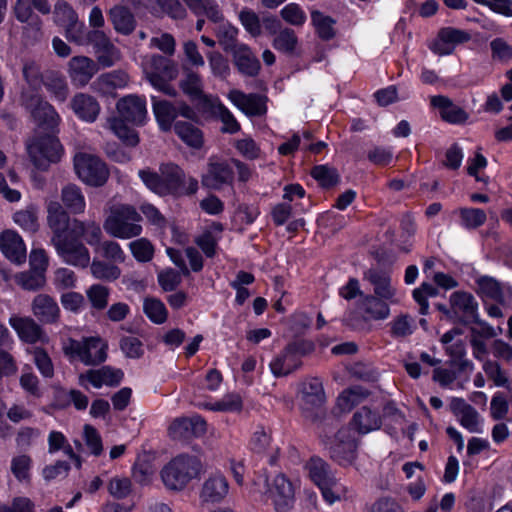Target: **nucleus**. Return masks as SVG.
<instances>
[{
  "instance_id": "nucleus-64",
  "label": "nucleus",
  "mask_w": 512,
  "mask_h": 512,
  "mask_svg": "<svg viewBox=\"0 0 512 512\" xmlns=\"http://www.w3.org/2000/svg\"><path fill=\"white\" fill-rule=\"evenodd\" d=\"M239 20L244 29L252 36L258 37L262 33L261 20L256 12L249 8H243L239 12Z\"/></svg>"
},
{
  "instance_id": "nucleus-15",
  "label": "nucleus",
  "mask_w": 512,
  "mask_h": 512,
  "mask_svg": "<svg viewBox=\"0 0 512 512\" xmlns=\"http://www.w3.org/2000/svg\"><path fill=\"white\" fill-rule=\"evenodd\" d=\"M31 313L42 324L55 325L61 318L60 307L54 297L39 293L31 301Z\"/></svg>"
},
{
  "instance_id": "nucleus-4",
  "label": "nucleus",
  "mask_w": 512,
  "mask_h": 512,
  "mask_svg": "<svg viewBox=\"0 0 512 512\" xmlns=\"http://www.w3.org/2000/svg\"><path fill=\"white\" fill-rule=\"evenodd\" d=\"M310 479L320 488L330 504L347 497L348 490L333 475L329 465L319 457H312L305 465Z\"/></svg>"
},
{
  "instance_id": "nucleus-10",
  "label": "nucleus",
  "mask_w": 512,
  "mask_h": 512,
  "mask_svg": "<svg viewBox=\"0 0 512 512\" xmlns=\"http://www.w3.org/2000/svg\"><path fill=\"white\" fill-rule=\"evenodd\" d=\"M51 243L62 260L72 266L86 268L90 264V253L87 247L70 234L59 238L51 237Z\"/></svg>"
},
{
  "instance_id": "nucleus-54",
  "label": "nucleus",
  "mask_w": 512,
  "mask_h": 512,
  "mask_svg": "<svg viewBox=\"0 0 512 512\" xmlns=\"http://www.w3.org/2000/svg\"><path fill=\"white\" fill-rule=\"evenodd\" d=\"M180 87L192 100H201L204 97L201 77L193 71L186 73L180 81Z\"/></svg>"
},
{
  "instance_id": "nucleus-23",
  "label": "nucleus",
  "mask_w": 512,
  "mask_h": 512,
  "mask_svg": "<svg viewBox=\"0 0 512 512\" xmlns=\"http://www.w3.org/2000/svg\"><path fill=\"white\" fill-rule=\"evenodd\" d=\"M130 77L124 70L117 69L98 76L92 83V89L103 96L112 95L115 90L128 86Z\"/></svg>"
},
{
  "instance_id": "nucleus-55",
  "label": "nucleus",
  "mask_w": 512,
  "mask_h": 512,
  "mask_svg": "<svg viewBox=\"0 0 512 512\" xmlns=\"http://www.w3.org/2000/svg\"><path fill=\"white\" fill-rule=\"evenodd\" d=\"M44 86L58 102H65L69 95V87L64 77L51 75L47 77Z\"/></svg>"
},
{
  "instance_id": "nucleus-41",
  "label": "nucleus",
  "mask_w": 512,
  "mask_h": 512,
  "mask_svg": "<svg viewBox=\"0 0 512 512\" xmlns=\"http://www.w3.org/2000/svg\"><path fill=\"white\" fill-rule=\"evenodd\" d=\"M153 112L163 131H169L171 129L172 123L178 115L177 107L166 100H154Z\"/></svg>"
},
{
  "instance_id": "nucleus-35",
  "label": "nucleus",
  "mask_w": 512,
  "mask_h": 512,
  "mask_svg": "<svg viewBox=\"0 0 512 512\" xmlns=\"http://www.w3.org/2000/svg\"><path fill=\"white\" fill-rule=\"evenodd\" d=\"M360 309L367 320H384L390 315V308L386 300L373 295H365L360 301Z\"/></svg>"
},
{
  "instance_id": "nucleus-31",
  "label": "nucleus",
  "mask_w": 512,
  "mask_h": 512,
  "mask_svg": "<svg viewBox=\"0 0 512 512\" xmlns=\"http://www.w3.org/2000/svg\"><path fill=\"white\" fill-rule=\"evenodd\" d=\"M452 410L465 429L471 433L481 432L480 416L474 407L467 404L463 399H454Z\"/></svg>"
},
{
  "instance_id": "nucleus-37",
  "label": "nucleus",
  "mask_w": 512,
  "mask_h": 512,
  "mask_svg": "<svg viewBox=\"0 0 512 512\" xmlns=\"http://www.w3.org/2000/svg\"><path fill=\"white\" fill-rule=\"evenodd\" d=\"M352 424L360 434H367L378 430L381 427L382 420L377 411L362 407L355 412Z\"/></svg>"
},
{
  "instance_id": "nucleus-48",
  "label": "nucleus",
  "mask_w": 512,
  "mask_h": 512,
  "mask_svg": "<svg viewBox=\"0 0 512 512\" xmlns=\"http://www.w3.org/2000/svg\"><path fill=\"white\" fill-rule=\"evenodd\" d=\"M13 220L25 231L35 233L39 229L38 209L34 205L14 213Z\"/></svg>"
},
{
  "instance_id": "nucleus-44",
  "label": "nucleus",
  "mask_w": 512,
  "mask_h": 512,
  "mask_svg": "<svg viewBox=\"0 0 512 512\" xmlns=\"http://www.w3.org/2000/svg\"><path fill=\"white\" fill-rule=\"evenodd\" d=\"M238 33V29L230 23L220 24L215 31L219 45L227 53L232 52L242 44L237 42Z\"/></svg>"
},
{
  "instance_id": "nucleus-20",
  "label": "nucleus",
  "mask_w": 512,
  "mask_h": 512,
  "mask_svg": "<svg viewBox=\"0 0 512 512\" xmlns=\"http://www.w3.org/2000/svg\"><path fill=\"white\" fill-rule=\"evenodd\" d=\"M98 72V64L87 56H74L68 62V75L77 87L86 86Z\"/></svg>"
},
{
  "instance_id": "nucleus-58",
  "label": "nucleus",
  "mask_w": 512,
  "mask_h": 512,
  "mask_svg": "<svg viewBox=\"0 0 512 512\" xmlns=\"http://www.w3.org/2000/svg\"><path fill=\"white\" fill-rule=\"evenodd\" d=\"M52 283L58 291L73 289L77 285V276L73 270L60 267L54 271Z\"/></svg>"
},
{
  "instance_id": "nucleus-29",
  "label": "nucleus",
  "mask_w": 512,
  "mask_h": 512,
  "mask_svg": "<svg viewBox=\"0 0 512 512\" xmlns=\"http://www.w3.org/2000/svg\"><path fill=\"white\" fill-rule=\"evenodd\" d=\"M477 292L486 298L497 301L502 305H507L510 302L512 293L509 289L505 290L504 287L494 278L489 276H481L476 280Z\"/></svg>"
},
{
  "instance_id": "nucleus-21",
  "label": "nucleus",
  "mask_w": 512,
  "mask_h": 512,
  "mask_svg": "<svg viewBox=\"0 0 512 512\" xmlns=\"http://www.w3.org/2000/svg\"><path fill=\"white\" fill-rule=\"evenodd\" d=\"M228 99L247 116H262L267 112L266 99L259 94H245L238 89H232L228 93Z\"/></svg>"
},
{
  "instance_id": "nucleus-26",
  "label": "nucleus",
  "mask_w": 512,
  "mask_h": 512,
  "mask_svg": "<svg viewBox=\"0 0 512 512\" xmlns=\"http://www.w3.org/2000/svg\"><path fill=\"white\" fill-rule=\"evenodd\" d=\"M234 66L238 72L247 77H255L259 74L261 64L257 56L246 44L239 45L230 52Z\"/></svg>"
},
{
  "instance_id": "nucleus-6",
  "label": "nucleus",
  "mask_w": 512,
  "mask_h": 512,
  "mask_svg": "<svg viewBox=\"0 0 512 512\" xmlns=\"http://www.w3.org/2000/svg\"><path fill=\"white\" fill-rule=\"evenodd\" d=\"M74 169L82 182L93 187L104 185L109 178L106 164L93 154L77 153L74 156Z\"/></svg>"
},
{
  "instance_id": "nucleus-56",
  "label": "nucleus",
  "mask_w": 512,
  "mask_h": 512,
  "mask_svg": "<svg viewBox=\"0 0 512 512\" xmlns=\"http://www.w3.org/2000/svg\"><path fill=\"white\" fill-rule=\"evenodd\" d=\"M54 20L65 28L75 24L78 21V15L70 4L64 0H58L54 7Z\"/></svg>"
},
{
  "instance_id": "nucleus-53",
  "label": "nucleus",
  "mask_w": 512,
  "mask_h": 512,
  "mask_svg": "<svg viewBox=\"0 0 512 512\" xmlns=\"http://www.w3.org/2000/svg\"><path fill=\"white\" fill-rule=\"evenodd\" d=\"M108 123L113 133L126 145L135 146L138 144L139 139L137 133L125 124V120L122 117L111 118Z\"/></svg>"
},
{
  "instance_id": "nucleus-59",
  "label": "nucleus",
  "mask_w": 512,
  "mask_h": 512,
  "mask_svg": "<svg viewBox=\"0 0 512 512\" xmlns=\"http://www.w3.org/2000/svg\"><path fill=\"white\" fill-rule=\"evenodd\" d=\"M413 318L407 314L397 316L390 323L391 335L394 338H405L410 336L415 330Z\"/></svg>"
},
{
  "instance_id": "nucleus-3",
  "label": "nucleus",
  "mask_w": 512,
  "mask_h": 512,
  "mask_svg": "<svg viewBox=\"0 0 512 512\" xmlns=\"http://www.w3.org/2000/svg\"><path fill=\"white\" fill-rule=\"evenodd\" d=\"M202 468L198 457L183 454L173 458L163 467L161 478L168 489L181 490L200 475Z\"/></svg>"
},
{
  "instance_id": "nucleus-9",
  "label": "nucleus",
  "mask_w": 512,
  "mask_h": 512,
  "mask_svg": "<svg viewBox=\"0 0 512 512\" xmlns=\"http://www.w3.org/2000/svg\"><path fill=\"white\" fill-rule=\"evenodd\" d=\"M162 174L163 184L166 187V195H193L198 190V180L186 176L184 171L176 164L166 163L159 168Z\"/></svg>"
},
{
  "instance_id": "nucleus-28",
  "label": "nucleus",
  "mask_w": 512,
  "mask_h": 512,
  "mask_svg": "<svg viewBox=\"0 0 512 512\" xmlns=\"http://www.w3.org/2000/svg\"><path fill=\"white\" fill-rule=\"evenodd\" d=\"M0 249L12 262L21 263L26 258L25 244L22 238L12 230L0 234Z\"/></svg>"
},
{
  "instance_id": "nucleus-33",
  "label": "nucleus",
  "mask_w": 512,
  "mask_h": 512,
  "mask_svg": "<svg viewBox=\"0 0 512 512\" xmlns=\"http://www.w3.org/2000/svg\"><path fill=\"white\" fill-rule=\"evenodd\" d=\"M450 305L456 314H461L467 321L477 320L478 303L472 294L456 291L450 296Z\"/></svg>"
},
{
  "instance_id": "nucleus-51",
  "label": "nucleus",
  "mask_w": 512,
  "mask_h": 512,
  "mask_svg": "<svg viewBox=\"0 0 512 512\" xmlns=\"http://www.w3.org/2000/svg\"><path fill=\"white\" fill-rule=\"evenodd\" d=\"M212 112L222 122V132L235 134L240 130V124L238 123L234 115L221 102H217L212 105Z\"/></svg>"
},
{
  "instance_id": "nucleus-50",
  "label": "nucleus",
  "mask_w": 512,
  "mask_h": 512,
  "mask_svg": "<svg viewBox=\"0 0 512 512\" xmlns=\"http://www.w3.org/2000/svg\"><path fill=\"white\" fill-rule=\"evenodd\" d=\"M368 396V392L362 387L356 386L344 390L337 399V406L341 411L348 412L355 405Z\"/></svg>"
},
{
  "instance_id": "nucleus-11",
  "label": "nucleus",
  "mask_w": 512,
  "mask_h": 512,
  "mask_svg": "<svg viewBox=\"0 0 512 512\" xmlns=\"http://www.w3.org/2000/svg\"><path fill=\"white\" fill-rule=\"evenodd\" d=\"M358 443L348 427L341 428L329 445L330 457L340 465L352 464L356 459Z\"/></svg>"
},
{
  "instance_id": "nucleus-14",
  "label": "nucleus",
  "mask_w": 512,
  "mask_h": 512,
  "mask_svg": "<svg viewBox=\"0 0 512 512\" xmlns=\"http://www.w3.org/2000/svg\"><path fill=\"white\" fill-rule=\"evenodd\" d=\"M206 430V421L202 417L194 415L174 419L168 428V434L174 440H188L201 437Z\"/></svg>"
},
{
  "instance_id": "nucleus-49",
  "label": "nucleus",
  "mask_w": 512,
  "mask_h": 512,
  "mask_svg": "<svg viewBox=\"0 0 512 512\" xmlns=\"http://www.w3.org/2000/svg\"><path fill=\"white\" fill-rule=\"evenodd\" d=\"M273 47L285 54H293L298 44V38L294 30L282 28L273 39Z\"/></svg>"
},
{
  "instance_id": "nucleus-18",
  "label": "nucleus",
  "mask_w": 512,
  "mask_h": 512,
  "mask_svg": "<svg viewBox=\"0 0 512 512\" xmlns=\"http://www.w3.org/2000/svg\"><path fill=\"white\" fill-rule=\"evenodd\" d=\"M364 280L373 286L374 295L392 304L399 303L397 290L391 284V276L387 271L370 268L363 274Z\"/></svg>"
},
{
  "instance_id": "nucleus-5",
  "label": "nucleus",
  "mask_w": 512,
  "mask_h": 512,
  "mask_svg": "<svg viewBox=\"0 0 512 512\" xmlns=\"http://www.w3.org/2000/svg\"><path fill=\"white\" fill-rule=\"evenodd\" d=\"M26 149L33 165L40 170H47L51 163L60 161L63 147L52 135H35L26 142Z\"/></svg>"
},
{
  "instance_id": "nucleus-45",
  "label": "nucleus",
  "mask_w": 512,
  "mask_h": 512,
  "mask_svg": "<svg viewBox=\"0 0 512 512\" xmlns=\"http://www.w3.org/2000/svg\"><path fill=\"white\" fill-rule=\"evenodd\" d=\"M457 213L461 226L468 230L481 227L487 220L485 211L479 208L462 207L458 209Z\"/></svg>"
},
{
  "instance_id": "nucleus-8",
  "label": "nucleus",
  "mask_w": 512,
  "mask_h": 512,
  "mask_svg": "<svg viewBox=\"0 0 512 512\" xmlns=\"http://www.w3.org/2000/svg\"><path fill=\"white\" fill-rule=\"evenodd\" d=\"M20 101L38 125L54 128L59 124L60 116L55 108L36 92L29 89L23 90Z\"/></svg>"
},
{
  "instance_id": "nucleus-46",
  "label": "nucleus",
  "mask_w": 512,
  "mask_h": 512,
  "mask_svg": "<svg viewBox=\"0 0 512 512\" xmlns=\"http://www.w3.org/2000/svg\"><path fill=\"white\" fill-rule=\"evenodd\" d=\"M15 281L24 290L37 291L45 286L46 278L45 274L41 271L30 269L28 271L18 273L15 276Z\"/></svg>"
},
{
  "instance_id": "nucleus-22",
  "label": "nucleus",
  "mask_w": 512,
  "mask_h": 512,
  "mask_svg": "<svg viewBox=\"0 0 512 512\" xmlns=\"http://www.w3.org/2000/svg\"><path fill=\"white\" fill-rule=\"evenodd\" d=\"M120 116L134 125H142L147 115L146 102L137 95H128L117 102Z\"/></svg>"
},
{
  "instance_id": "nucleus-12",
  "label": "nucleus",
  "mask_w": 512,
  "mask_h": 512,
  "mask_svg": "<svg viewBox=\"0 0 512 512\" xmlns=\"http://www.w3.org/2000/svg\"><path fill=\"white\" fill-rule=\"evenodd\" d=\"M234 180V172L230 164L215 157H211L207 163L206 172L201 177L204 187L220 190L224 185H231Z\"/></svg>"
},
{
  "instance_id": "nucleus-61",
  "label": "nucleus",
  "mask_w": 512,
  "mask_h": 512,
  "mask_svg": "<svg viewBox=\"0 0 512 512\" xmlns=\"http://www.w3.org/2000/svg\"><path fill=\"white\" fill-rule=\"evenodd\" d=\"M133 257L139 262H149L154 256V246L146 238H139L129 243Z\"/></svg>"
},
{
  "instance_id": "nucleus-34",
  "label": "nucleus",
  "mask_w": 512,
  "mask_h": 512,
  "mask_svg": "<svg viewBox=\"0 0 512 512\" xmlns=\"http://www.w3.org/2000/svg\"><path fill=\"white\" fill-rule=\"evenodd\" d=\"M108 15L118 33L129 35L134 31L136 20L129 8L123 5H115L109 10Z\"/></svg>"
},
{
  "instance_id": "nucleus-52",
  "label": "nucleus",
  "mask_w": 512,
  "mask_h": 512,
  "mask_svg": "<svg viewBox=\"0 0 512 512\" xmlns=\"http://www.w3.org/2000/svg\"><path fill=\"white\" fill-rule=\"evenodd\" d=\"M243 401L239 394H226L221 400L204 404V408L216 412H239L242 410Z\"/></svg>"
},
{
  "instance_id": "nucleus-27",
  "label": "nucleus",
  "mask_w": 512,
  "mask_h": 512,
  "mask_svg": "<svg viewBox=\"0 0 512 512\" xmlns=\"http://www.w3.org/2000/svg\"><path fill=\"white\" fill-rule=\"evenodd\" d=\"M70 107L78 118L86 122H94L100 113L98 101L86 93L75 94L70 101Z\"/></svg>"
},
{
  "instance_id": "nucleus-60",
  "label": "nucleus",
  "mask_w": 512,
  "mask_h": 512,
  "mask_svg": "<svg viewBox=\"0 0 512 512\" xmlns=\"http://www.w3.org/2000/svg\"><path fill=\"white\" fill-rule=\"evenodd\" d=\"M30 353L41 375L45 378H52L54 376V365L48 353L40 347L33 348Z\"/></svg>"
},
{
  "instance_id": "nucleus-13",
  "label": "nucleus",
  "mask_w": 512,
  "mask_h": 512,
  "mask_svg": "<svg viewBox=\"0 0 512 512\" xmlns=\"http://www.w3.org/2000/svg\"><path fill=\"white\" fill-rule=\"evenodd\" d=\"M276 512H290L294 505V487L284 475L278 474L268 487Z\"/></svg>"
},
{
  "instance_id": "nucleus-32",
  "label": "nucleus",
  "mask_w": 512,
  "mask_h": 512,
  "mask_svg": "<svg viewBox=\"0 0 512 512\" xmlns=\"http://www.w3.org/2000/svg\"><path fill=\"white\" fill-rule=\"evenodd\" d=\"M431 105L440 110V115L443 120L452 124H461L466 122L468 114L459 106L452 103V101L442 95L431 97Z\"/></svg>"
},
{
  "instance_id": "nucleus-40",
  "label": "nucleus",
  "mask_w": 512,
  "mask_h": 512,
  "mask_svg": "<svg viewBox=\"0 0 512 512\" xmlns=\"http://www.w3.org/2000/svg\"><path fill=\"white\" fill-rule=\"evenodd\" d=\"M61 200L65 207L73 214H81L85 211V197L75 184H68L61 190Z\"/></svg>"
},
{
  "instance_id": "nucleus-47",
  "label": "nucleus",
  "mask_w": 512,
  "mask_h": 512,
  "mask_svg": "<svg viewBox=\"0 0 512 512\" xmlns=\"http://www.w3.org/2000/svg\"><path fill=\"white\" fill-rule=\"evenodd\" d=\"M90 272L94 278L107 282L115 281L121 275V270L118 266L96 259L90 264Z\"/></svg>"
},
{
  "instance_id": "nucleus-24",
  "label": "nucleus",
  "mask_w": 512,
  "mask_h": 512,
  "mask_svg": "<svg viewBox=\"0 0 512 512\" xmlns=\"http://www.w3.org/2000/svg\"><path fill=\"white\" fill-rule=\"evenodd\" d=\"M47 224L51 229L52 237L66 236L67 230L71 232L72 220L63 206L56 200L47 202Z\"/></svg>"
},
{
  "instance_id": "nucleus-57",
  "label": "nucleus",
  "mask_w": 512,
  "mask_h": 512,
  "mask_svg": "<svg viewBox=\"0 0 512 512\" xmlns=\"http://www.w3.org/2000/svg\"><path fill=\"white\" fill-rule=\"evenodd\" d=\"M22 75L26 83L31 88H36L43 82L41 67L39 63L34 59H22Z\"/></svg>"
},
{
  "instance_id": "nucleus-30",
  "label": "nucleus",
  "mask_w": 512,
  "mask_h": 512,
  "mask_svg": "<svg viewBox=\"0 0 512 512\" xmlns=\"http://www.w3.org/2000/svg\"><path fill=\"white\" fill-rule=\"evenodd\" d=\"M124 374L120 369H115L110 366H103L100 369L88 370L85 374L80 376L81 380H87L95 388L102 386H117Z\"/></svg>"
},
{
  "instance_id": "nucleus-7",
  "label": "nucleus",
  "mask_w": 512,
  "mask_h": 512,
  "mask_svg": "<svg viewBox=\"0 0 512 512\" xmlns=\"http://www.w3.org/2000/svg\"><path fill=\"white\" fill-rule=\"evenodd\" d=\"M300 405L303 415L312 421L323 415L326 401L323 384L318 378H308L300 385Z\"/></svg>"
},
{
  "instance_id": "nucleus-16",
  "label": "nucleus",
  "mask_w": 512,
  "mask_h": 512,
  "mask_svg": "<svg viewBox=\"0 0 512 512\" xmlns=\"http://www.w3.org/2000/svg\"><path fill=\"white\" fill-rule=\"evenodd\" d=\"M470 34L454 27L441 28L436 39L431 43L430 49L439 56L450 55L459 44L470 40Z\"/></svg>"
},
{
  "instance_id": "nucleus-62",
  "label": "nucleus",
  "mask_w": 512,
  "mask_h": 512,
  "mask_svg": "<svg viewBox=\"0 0 512 512\" xmlns=\"http://www.w3.org/2000/svg\"><path fill=\"white\" fill-rule=\"evenodd\" d=\"M32 458L27 454L17 455L11 460V472L19 481H28L30 479V469Z\"/></svg>"
},
{
  "instance_id": "nucleus-38",
  "label": "nucleus",
  "mask_w": 512,
  "mask_h": 512,
  "mask_svg": "<svg viewBox=\"0 0 512 512\" xmlns=\"http://www.w3.org/2000/svg\"><path fill=\"white\" fill-rule=\"evenodd\" d=\"M196 16H206L212 22L223 21L224 15L214 0H182Z\"/></svg>"
},
{
  "instance_id": "nucleus-2",
  "label": "nucleus",
  "mask_w": 512,
  "mask_h": 512,
  "mask_svg": "<svg viewBox=\"0 0 512 512\" xmlns=\"http://www.w3.org/2000/svg\"><path fill=\"white\" fill-rule=\"evenodd\" d=\"M107 343L100 337L81 340L67 338L62 341L63 354L70 360H79L86 366H97L107 359Z\"/></svg>"
},
{
  "instance_id": "nucleus-25",
  "label": "nucleus",
  "mask_w": 512,
  "mask_h": 512,
  "mask_svg": "<svg viewBox=\"0 0 512 512\" xmlns=\"http://www.w3.org/2000/svg\"><path fill=\"white\" fill-rule=\"evenodd\" d=\"M229 492V483L227 478L217 472L211 474L203 483L200 498L203 502L219 503Z\"/></svg>"
},
{
  "instance_id": "nucleus-17",
  "label": "nucleus",
  "mask_w": 512,
  "mask_h": 512,
  "mask_svg": "<svg viewBox=\"0 0 512 512\" xmlns=\"http://www.w3.org/2000/svg\"><path fill=\"white\" fill-rule=\"evenodd\" d=\"M19 339L28 344L45 342L47 336L41 325L29 316L12 315L8 320Z\"/></svg>"
},
{
  "instance_id": "nucleus-1",
  "label": "nucleus",
  "mask_w": 512,
  "mask_h": 512,
  "mask_svg": "<svg viewBox=\"0 0 512 512\" xmlns=\"http://www.w3.org/2000/svg\"><path fill=\"white\" fill-rule=\"evenodd\" d=\"M103 223L105 231L114 238L131 239L142 234L143 220L137 209L124 203L109 202Z\"/></svg>"
},
{
  "instance_id": "nucleus-63",
  "label": "nucleus",
  "mask_w": 512,
  "mask_h": 512,
  "mask_svg": "<svg viewBox=\"0 0 512 512\" xmlns=\"http://www.w3.org/2000/svg\"><path fill=\"white\" fill-rule=\"evenodd\" d=\"M143 309L146 316L154 323L161 324L167 319V310L164 304L158 299H145Z\"/></svg>"
},
{
  "instance_id": "nucleus-36",
  "label": "nucleus",
  "mask_w": 512,
  "mask_h": 512,
  "mask_svg": "<svg viewBox=\"0 0 512 512\" xmlns=\"http://www.w3.org/2000/svg\"><path fill=\"white\" fill-rule=\"evenodd\" d=\"M301 365V360L286 346L285 349L271 361L270 369L274 376L282 377L292 373Z\"/></svg>"
},
{
  "instance_id": "nucleus-42",
  "label": "nucleus",
  "mask_w": 512,
  "mask_h": 512,
  "mask_svg": "<svg viewBox=\"0 0 512 512\" xmlns=\"http://www.w3.org/2000/svg\"><path fill=\"white\" fill-rule=\"evenodd\" d=\"M311 21L315 27L317 35L322 40L327 41L334 38L336 34V30L334 28L336 21L333 18L318 10H313L311 12Z\"/></svg>"
},
{
  "instance_id": "nucleus-19",
  "label": "nucleus",
  "mask_w": 512,
  "mask_h": 512,
  "mask_svg": "<svg viewBox=\"0 0 512 512\" xmlns=\"http://www.w3.org/2000/svg\"><path fill=\"white\" fill-rule=\"evenodd\" d=\"M142 65L146 77L154 87L163 86V76L173 78L176 74L174 64L158 54L146 57Z\"/></svg>"
},
{
  "instance_id": "nucleus-39",
  "label": "nucleus",
  "mask_w": 512,
  "mask_h": 512,
  "mask_svg": "<svg viewBox=\"0 0 512 512\" xmlns=\"http://www.w3.org/2000/svg\"><path fill=\"white\" fill-rule=\"evenodd\" d=\"M71 235L75 237H84L91 246H99L102 238V231L94 221L84 222L78 219L72 220Z\"/></svg>"
},
{
  "instance_id": "nucleus-43",
  "label": "nucleus",
  "mask_w": 512,
  "mask_h": 512,
  "mask_svg": "<svg viewBox=\"0 0 512 512\" xmlns=\"http://www.w3.org/2000/svg\"><path fill=\"white\" fill-rule=\"evenodd\" d=\"M175 133L184 141L187 145L193 148H200L203 145L202 132L195 127L193 124L178 121L174 125Z\"/></svg>"
}]
</instances>
